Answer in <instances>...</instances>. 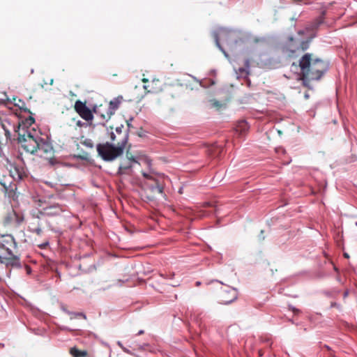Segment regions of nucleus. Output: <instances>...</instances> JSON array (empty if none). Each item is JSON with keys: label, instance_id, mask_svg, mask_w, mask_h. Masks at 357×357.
Here are the masks:
<instances>
[{"label": "nucleus", "instance_id": "1", "mask_svg": "<svg viewBox=\"0 0 357 357\" xmlns=\"http://www.w3.org/2000/svg\"><path fill=\"white\" fill-rule=\"evenodd\" d=\"M300 79L305 86L310 81L319 80L328 70V63L311 53H305L299 59Z\"/></svg>", "mask_w": 357, "mask_h": 357}, {"label": "nucleus", "instance_id": "2", "mask_svg": "<svg viewBox=\"0 0 357 357\" xmlns=\"http://www.w3.org/2000/svg\"><path fill=\"white\" fill-rule=\"evenodd\" d=\"M110 140L114 144L109 142L98 144L97 145V151L98 155L105 161H112L119 156L121 155L126 148V137L123 139H116L114 132L110 133Z\"/></svg>", "mask_w": 357, "mask_h": 357}, {"label": "nucleus", "instance_id": "3", "mask_svg": "<svg viewBox=\"0 0 357 357\" xmlns=\"http://www.w3.org/2000/svg\"><path fill=\"white\" fill-rule=\"evenodd\" d=\"M9 176L3 178L0 177V184L3 187L6 195L10 198L15 199L17 198L16 190L17 185L11 180L20 181L25 176L24 169L22 167H17L15 165H10Z\"/></svg>", "mask_w": 357, "mask_h": 357}, {"label": "nucleus", "instance_id": "4", "mask_svg": "<svg viewBox=\"0 0 357 357\" xmlns=\"http://www.w3.org/2000/svg\"><path fill=\"white\" fill-rule=\"evenodd\" d=\"M0 122L3 130H4L5 138L0 137V149L6 146L8 142L12 139L11 132L17 133L22 132V124L19 119L15 116H6L3 118L0 117Z\"/></svg>", "mask_w": 357, "mask_h": 357}, {"label": "nucleus", "instance_id": "5", "mask_svg": "<svg viewBox=\"0 0 357 357\" xmlns=\"http://www.w3.org/2000/svg\"><path fill=\"white\" fill-rule=\"evenodd\" d=\"M40 137H34L31 133L25 130L23 127L22 132H20L17 137L18 142L21 144L22 148L27 153L36 154L37 148H38L39 140Z\"/></svg>", "mask_w": 357, "mask_h": 357}, {"label": "nucleus", "instance_id": "6", "mask_svg": "<svg viewBox=\"0 0 357 357\" xmlns=\"http://www.w3.org/2000/svg\"><path fill=\"white\" fill-rule=\"evenodd\" d=\"M142 175L144 178H146L144 185L151 190L152 193L161 195L163 194V177L145 172H142Z\"/></svg>", "mask_w": 357, "mask_h": 357}, {"label": "nucleus", "instance_id": "7", "mask_svg": "<svg viewBox=\"0 0 357 357\" xmlns=\"http://www.w3.org/2000/svg\"><path fill=\"white\" fill-rule=\"evenodd\" d=\"M54 149L50 143L40 138L38 143V148L36 154L41 158L51 161L54 156Z\"/></svg>", "mask_w": 357, "mask_h": 357}, {"label": "nucleus", "instance_id": "8", "mask_svg": "<svg viewBox=\"0 0 357 357\" xmlns=\"http://www.w3.org/2000/svg\"><path fill=\"white\" fill-rule=\"evenodd\" d=\"M74 109L86 121L89 122L93 120V112L86 106V102H82L79 100H76L74 105Z\"/></svg>", "mask_w": 357, "mask_h": 357}, {"label": "nucleus", "instance_id": "9", "mask_svg": "<svg viewBox=\"0 0 357 357\" xmlns=\"http://www.w3.org/2000/svg\"><path fill=\"white\" fill-rule=\"evenodd\" d=\"M238 293L236 289L226 287L219 296V303L223 305H227L237 298Z\"/></svg>", "mask_w": 357, "mask_h": 357}, {"label": "nucleus", "instance_id": "10", "mask_svg": "<svg viewBox=\"0 0 357 357\" xmlns=\"http://www.w3.org/2000/svg\"><path fill=\"white\" fill-rule=\"evenodd\" d=\"M24 220L23 214L18 213L14 210H12L6 213L3 218V223L5 225H13L17 227L21 225Z\"/></svg>", "mask_w": 357, "mask_h": 357}, {"label": "nucleus", "instance_id": "11", "mask_svg": "<svg viewBox=\"0 0 357 357\" xmlns=\"http://www.w3.org/2000/svg\"><path fill=\"white\" fill-rule=\"evenodd\" d=\"M65 211V206L56 204L44 207L41 213L47 216H57L60 215Z\"/></svg>", "mask_w": 357, "mask_h": 357}, {"label": "nucleus", "instance_id": "12", "mask_svg": "<svg viewBox=\"0 0 357 357\" xmlns=\"http://www.w3.org/2000/svg\"><path fill=\"white\" fill-rule=\"evenodd\" d=\"M0 263L5 264L6 266L20 267V258L14 255L10 251L8 252V256L0 255Z\"/></svg>", "mask_w": 357, "mask_h": 357}, {"label": "nucleus", "instance_id": "13", "mask_svg": "<svg viewBox=\"0 0 357 357\" xmlns=\"http://www.w3.org/2000/svg\"><path fill=\"white\" fill-rule=\"evenodd\" d=\"M93 113L99 116L102 121H108L113 115L112 112L107 105H100L98 107H94L93 109Z\"/></svg>", "mask_w": 357, "mask_h": 357}, {"label": "nucleus", "instance_id": "14", "mask_svg": "<svg viewBox=\"0 0 357 357\" xmlns=\"http://www.w3.org/2000/svg\"><path fill=\"white\" fill-rule=\"evenodd\" d=\"M164 84L159 79H153L151 82L144 86L147 93H158L163 89Z\"/></svg>", "mask_w": 357, "mask_h": 357}, {"label": "nucleus", "instance_id": "15", "mask_svg": "<svg viewBox=\"0 0 357 357\" xmlns=\"http://www.w3.org/2000/svg\"><path fill=\"white\" fill-rule=\"evenodd\" d=\"M248 129L249 126L248 123L244 120L238 121L235 127V130L238 133L239 135H243L245 134Z\"/></svg>", "mask_w": 357, "mask_h": 357}, {"label": "nucleus", "instance_id": "16", "mask_svg": "<svg viewBox=\"0 0 357 357\" xmlns=\"http://www.w3.org/2000/svg\"><path fill=\"white\" fill-rule=\"evenodd\" d=\"M324 23V17H319L306 26L307 31H312L317 30L319 26Z\"/></svg>", "mask_w": 357, "mask_h": 357}, {"label": "nucleus", "instance_id": "17", "mask_svg": "<svg viewBox=\"0 0 357 357\" xmlns=\"http://www.w3.org/2000/svg\"><path fill=\"white\" fill-rule=\"evenodd\" d=\"M123 100L122 96H119L116 98L111 100L108 105H106L108 108H109L110 111L112 112L114 114L115 111L119 108L120 104Z\"/></svg>", "mask_w": 357, "mask_h": 357}, {"label": "nucleus", "instance_id": "18", "mask_svg": "<svg viewBox=\"0 0 357 357\" xmlns=\"http://www.w3.org/2000/svg\"><path fill=\"white\" fill-rule=\"evenodd\" d=\"M70 354L73 357H86L88 356V353L85 350H79L76 347H73L70 349Z\"/></svg>", "mask_w": 357, "mask_h": 357}, {"label": "nucleus", "instance_id": "19", "mask_svg": "<svg viewBox=\"0 0 357 357\" xmlns=\"http://www.w3.org/2000/svg\"><path fill=\"white\" fill-rule=\"evenodd\" d=\"M123 128V126H121V127H117V128H116L115 131H116V133L118 135H119V139H123V136L125 135V137H126L125 146H126L128 142V135L127 132L122 131Z\"/></svg>", "mask_w": 357, "mask_h": 357}, {"label": "nucleus", "instance_id": "20", "mask_svg": "<svg viewBox=\"0 0 357 357\" xmlns=\"http://www.w3.org/2000/svg\"><path fill=\"white\" fill-rule=\"evenodd\" d=\"M132 167V162H128V163L121 164L119 169V174H125L127 170H129Z\"/></svg>", "mask_w": 357, "mask_h": 357}, {"label": "nucleus", "instance_id": "21", "mask_svg": "<svg viewBox=\"0 0 357 357\" xmlns=\"http://www.w3.org/2000/svg\"><path fill=\"white\" fill-rule=\"evenodd\" d=\"M310 43V39L302 41L300 44V48L303 51H305L306 50H307L309 48Z\"/></svg>", "mask_w": 357, "mask_h": 357}, {"label": "nucleus", "instance_id": "22", "mask_svg": "<svg viewBox=\"0 0 357 357\" xmlns=\"http://www.w3.org/2000/svg\"><path fill=\"white\" fill-rule=\"evenodd\" d=\"M126 158H128L129 162H137V160H135V157L132 155L131 153H130L128 149L126 151Z\"/></svg>", "mask_w": 357, "mask_h": 357}, {"label": "nucleus", "instance_id": "23", "mask_svg": "<svg viewBox=\"0 0 357 357\" xmlns=\"http://www.w3.org/2000/svg\"><path fill=\"white\" fill-rule=\"evenodd\" d=\"M35 122V119L32 116H29V118L26 119L25 123H23L24 126H31Z\"/></svg>", "mask_w": 357, "mask_h": 357}, {"label": "nucleus", "instance_id": "24", "mask_svg": "<svg viewBox=\"0 0 357 357\" xmlns=\"http://www.w3.org/2000/svg\"><path fill=\"white\" fill-rule=\"evenodd\" d=\"M211 102L213 107H216L218 109L222 107V105L216 100H212Z\"/></svg>", "mask_w": 357, "mask_h": 357}, {"label": "nucleus", "instance_id": "25", "mask_svg": "<svg viewBox=\"0 0 357 357\" xmlns=\"http://www.w3.org/2000/svg\"><path fill=\"white\" fill-rule=\"evenodd\" d=\"M82 144L89 148H93V142L91 139H86L82 142Z\"/></svg>", "mask_w": 357, "mask_h": 357}, {"label": "nucleus", "instance_id": "26", "mask_svg": "<svg viewBox=\"0 0 357 357\" xmlns=\"http://www.w3.org/2000/svg\"><path fill=\"white\" fill-rule=\"evenodd\" d=\"M32 231L33 233H36L37 235L40 236L42 233V229L40 227H38L33 229Z\"/></svg>", "mask_w": 357, "mask_h": 357}, {"label": "nucleus", "instance_id": "27", "mask_svg": "<svg viewBox=\"0 0 357 357\" xmlns=\"http://www.w3.org/2000/svg\"><path fill=\"white\" fill-rule=\"evenodd\" d=\"M204 207H209V206H213V204L210 203V202H206L204 205Z\"/></svg>", "mask_w": 357, "mask_h": 357}, {"label": "nucleus", "instance_id": "28", "mask_svg": "<svg viewBox=\"0 0 357 357\" xmlns=\"http://www.w3.org/2000/svg\"><path fill=\"white\" fill-rule=\"evenodd\" d=\"M26 270L28 274H29L31 271V269L29 266H26Z\"/></svg>", "mask_w": 357, "mask_h": 357}, {"label": "nucleus", "instance_id": "29", "mask_svg": "<svg viewBox=\"0 0 357 357\" xmlns=\"http://www.w3.org/2000/svg\"><path fill=\"white\" fill-rule=\"evenodd\" d=\"M142 82H143L144 83H146V82H149V80H148V79H146V78H143V79H142Z\"/></svg>", "mask_w": 357, "mask_h": 357}, {"label": "nucleus", "instance_id": "30", "mask_svg": "<svg viewBox=\"0 0 357 357\" xmlns=\"http://www.w3.org/2000/svg\"><path fill=\"white\" fill-rule=\"evenodd\" d=\"M324 347L326 348L328 351H331V348L328 346L325 345Z\"/></svg>", "mask_w": 357, "mask_h": 357}, {"label": "nucleus", "instance_id": "31", "mask_svg": "<svg viewBox=\"0 0 357 357\" xmlns=\"http://www.w3.org/2000/svg\"><path fill=\"white\" fill-rule=\"evenodd\" d=\"M143 333H144V331H139L138 332V335H142V334H143Z\"/></svg>", "mask_w": 357, "mask_h": 357}, {"label": "nucleus", "instance_id": "32", "mask_svg": "<svg viewBox=\"0 0 357 357\" xmlns=\"http://www.w3.org/2000/svg\"><path fill=\"white\" fill-rule=\"evenodd\" d=\"M81 123H81V121H77V124L78 126H81Z\"/></svg>", "mask_w": 357, "mask_h": 357}, {"label": "nucleus", "instance_id": "33", "mask_svg": "<svg viewBox=\"0 0 357 357\" xmlns=\"http://www.w3.org/2000/svg\"><path fill=\"white\" fill-rule=\"evenodd\" d=\"M344 257H345L349 258V255H348V254L344 253Z\"/></svg>", "mask_w": 357, "mask_h": 357}, {"label": "nucleus", "instance_id": "34", "mask_svg": "<svg viewBox=\"0 0 357 357\" xmlns=\"http://www.w3.org/2000/svg\"><path fill=\"white\" fill-rule=\"evenodd\" d=\"M216 43H217V45H218V46H219V47H220V44H219V42H218V39H216Z\"/></svg>", "mask_w": 357, "mask_h": 357}, {"label": "nucleus", "instance_id": "35", "mask_svg": "<svg viewBox=\"0 0 357 357\" xmlns=\"http://www.w3.org/2000/svg\"><path fill=\"white\" fill-rule=\"evenodd\" d=\"M79 158L81 159H86V157H84V156H79Z\"/></svg>", "mask_w": 357, "mask_h": 357}, {"label": "nucleus", "instance_id": "36", "mask_svg": "<svg viewBox=\"0 0 357 357\" xmlns=\"http://www.w3.org/2000/svg\"><path fill=\"white\" fill-rule=\"evenodd\" d=\"M330 356H331V357H335V356H334V355H333V352H331Z\"/></svg>", "mask_w": 357, "mask_h": 357}, {"label": "nucleus", "instance_id": "37", "mask_svg": "<svg viewBox=\"0 0 357 357\" xmlns=\"http://www.w3.org/2000/svg\"><path fill=\"white\" fill-rule=\"evenodd\" d=\"M116 135V139H119V135H118L117 134L114 133Z\"/></svg>", "mask_w": 357, "mask_h": 357}, {"label": "nucleus", "instance_id": "38", "mask_svg": "<svg viewBox=\"0 0 357 357\" xmlns=\"http://www.w3.org/2000/svg\"><path fill=\"white\" fill-rule=\"evenodd\" d=\"M196 285H197V286L200 285V282H196Z\"/></svg>", "mask_w": 357, "mask_h": 357}, {"label": "nucleus", "instance_id": "39", "mask_svg": "<svg viewBox=\"0 0 357 357\" xmlns=\"http://www.w3.org/2000/svg\"><path fill=\"white\" fill-rule=\"evenodd\" d=\"M79 316H82V317H84V318H85V315H84V314H79Z\"/></svg>", "mask_w": 357, "mask_h": 357}, {"label": "nucleus", "instance_id": "40", "mask_svg": "<svg viewBox=\"0 0 357 357\" xmlns=\"http://www.w3.org/2000/svg\"><path fill=\"white\" fill-rule=\"evenodd\" d=\"M348 293L347 292H345L344 293V297H346L347 296Z\"/></svg>", "mask_w": 357, "mask_h": 357}, {"label": "nucleus", "instance_id": "41", "mask_svg": "<svg viewBox=\"0 0 357 357\" xmlns=\"http://www.w3.org/2000/svg\"><path fill=\"white\" fill-rule=\"evenodd\" d=\"M298 33L299 34H303V32L302 31H298Z\"/></svg>", "mask_w": 357, "mask_h": 357}, {"label": "nucleus", "instance_id": "42", "mask_svg": "<svg viewBox=\"0 0 357 357\" xmlns=\"http://www.w3.org/2000/svg\"><path fill=\"white\" fill-rule=\"evenodd\" d=\"M3 102L2 100H0V104L3 103Z\"/></svg>", "mask_w": 357, "mask_h": 357}]
</instances>
